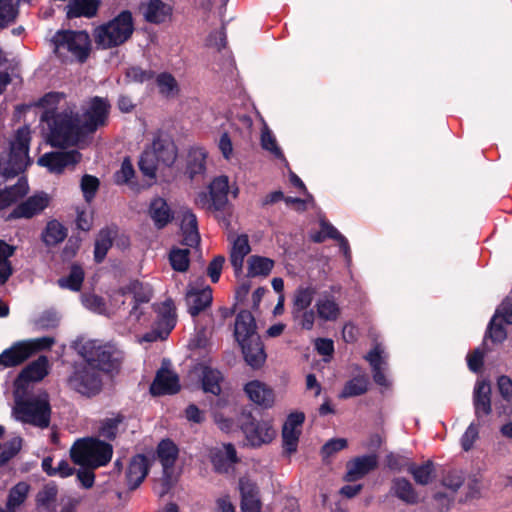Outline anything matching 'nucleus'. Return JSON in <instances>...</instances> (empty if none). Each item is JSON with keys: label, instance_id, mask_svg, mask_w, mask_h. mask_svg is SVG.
Here are the masks:
<instances>
[{"label": "nucleus", "instance_id": "1", "mask_svg": "<svg viewBox=\"0 0 512 512\" xmlns=\"http://www.w3.org/2000/svg\"><path fill=\"white\" fill-rule=\"evenodd\" d=\"M109 110L108 101L100 97H94L86 103L81 117L72 110L67 127L56 132V144H63V146L75 144L82 135L93 133L105 126Z\"/></svg>", "mask_w": 512, "mask_h": 512}, {"label": "nucleus", "instance_id": "2", "mask_svg": "<svg viewBox=\"0 0 512 512\" xmlns=\"http://www.w3.org/2000/svg\"><path fill=\"white\" fill-rule=\"evenodd\" d=\"M12 417L24 424H30L40 429L47 428L51 419V406L48 394L42 392L23 398L20 396V391H15Z\"/></svg>", "mask_w": 512, "mask_h": 512}, {"label": "nucleus", "instance_id": "3", "mask_svg": "<svg viewBox=\"0 0 512 512\" xmlns=\"http://www.w3.org/2000/svg\"><path fill=\"white\" fill-rule=\"evenodd\" d=\"M29 142V128H19L10 139L8 146L0 153V175L10 178L26 169L30 163Z\"/></svg>", "mask_w": 512, "mask_h": 512}, {"label": "nucleus", "instance_id": "4", "mask_svg": "<svg viewBox=\"0 0 512 512\" xmlns=\"http://www.w3.org/2000/svg\"><path fill=\"white\" fill-rule=\"evenodd\" d=\"M112 453L110 444L94 438L78 440L70 449L72 461L90 469L106 465L111 460Z\"/></svg>", "mask_w": 512, "mask_h": 512}, {"label": "nucleus", "instance_id": "5", "mask_svg": "<svg viewBox=\"0 0 512 512\" xmlns=\"http://www.w3.org/2000/svg\"><path fill=\"white\" fill-rule=\"evenodd\" d=\"M65 95L59 92H50L43 96L38 105L43 109L41 120L45 122L49 129L48 139L53 146H63V144H56V132L62 128L67 127L69 120L72 116V108L66 107L61 112L57 110L64 102Z\"/></svg>", "mask_w": 512, "mask_h": 512}, {"label": "nucleus", "instance_id": "6", "mask_svg": "<svg viewBox=\"0 0 512 512\" xmlns=\"http://www.w3.org/2000/svg\"><path fill=\"white\" fill-rule=\"evenodd\" d=\"M133 30L132 15L124 11L107 24L95 29V42L104 49L115 47L128 40Z\"/></svg>", "mask_w": 512, "mask_h": 512}, {"label": "nucleus", "instance_id": "7", "mask_svg": "<svg viewBox=\"0 0 512 512\" xmlns=\"http://www.w3.org/2000/svg\"><path fill=\"white\" fill-rule=\"evenodd\" d=\"M54 343V338L49 336L18 341L0 354V369L17 366L34 353L50 348Z\"/></svg>", "mask_w": 512, "mask_h": 512}, {"label": "nucleus", "instance_id": "8", "mask_svg": "<svg viewBox=\"0 0 512 512\" xmlns=\"http://www.w3.org/2000/svg\"><path fill=\"white\" fill-rule=\"evenodd\" d=\"M55 52L60 57H71L84 62L90 51V38L85 31H63L54 37Z\"/></svg>", "mask_w": 512, "mask_h": 512}, {"label": "nucleus", "instance_id": "9", "mask_svg": "<svg viewBox=\"0 0 512 512\" xmlns=\"http://www.w3.org/2000/svg\"><path fill=\"white\" fill-rule=\"evenodd\" d=\"M178 448L171 440H162L157 446V459L162 465L163 475L157 480L155 490L159 496L166 495L177 482L174 464L178 458Z\"/></svg>", "mask_w": 512, "mask_h": 512}, {"label": "nucleus", "instance_id": "10", "mask_svg": "<svg viewBox=\"0 0 512 512\" xmlns=\"http://www.w3.org/2000/svg\"><path fill=\"white\" fill-rule=\"evenodd\" d=\"M74 348L85 362L81 365L95 367L99 371H110L113 368L111 348L99 341L78 339Z\"/></svg>", "mask_w": 512, "mask_h": 512}, {"label": "nucleus", "instance_id": "11", "mask_svg": "<svg viewBox=\"0 0 512 512\" xmlns=\"http://www.w3.org/2000/svg\"><path fill=\"white\" fill-rule=\"evenodd\" d=\"M151 289L148 285H145L139 281H132L126 287L121 288L115 292L112 296V303L114 306L119 303L124 304L126 299H131L133 307L129 313V320L137 322L142 315L140 305L148 303L151 299Z\"/></svg>", "mask_w": 512, "mask_h": 512}, {"label": "nucleus", "instance_id": "12", "mask_svg": "<svg viewBox=\"0 0 512 512\" xmlns=\"http://www.w3.org/2000/svg\"><path fill=\"white\" fill-rule=\"evenodd\" d=\"M67 381L71 389L80 394L91 396L101 389V371L89 365L76 364Z\"/></svg>", "mask_w": 512, "mask_h": 512}, {"label": "nucleus", "instance_id": "13", "mask_svg": "<svg viewBox=\"0 0 512 512\" xmlns=\"http://www.w3.org/2000/svg\"><path fill=\"white\" fill-rule=\"evenodd\" d=\"M229 179L227 176L221 175L216 177L209 185V194L200 193L196 198V204L208 211L222 210L228 200Z\"/></svg>", "mask_w": 512, "mask_h": 512}, {"label": "nucleus", "instance_id": "14", "mask_svg": "<svg viewBox=\"0 0 512 512\" xmlns=\"http://www.w3.org/2000/svg\"><path fill=\"white\" fill-rule=\"evenodd\" d=\"M79 161L80 154L76 150L57 151L45 153L38 159V164L46 167L51 173L59 174L66 168L73 167Z\"/></svg>", "mask_w": 512, "mask_h": 512}, {"label": "nucleus", "instance_id": "15", "mask_svg": "<svg viewBox=\"0 0 512 512\" xmlns=\"http://www.w3.org/2000/svg\"><path fill=\"white\" fill-rule=\"evenodd\" d=\"M159 325L161 329H155L143 336L146 342H153L165 339L175 326V307L172 301L167 300L158 307Z\"/></svg>", "mask_w": 512, "mask_h": 512}, {"label": "nucleus", "instance_id": "16", "mask_svg": "<svg viewBox=\"0 0 512 512\" xmlns=\"http://www.w3.org/2000/svg\"><path fill=\"white\" fill-rule=\"evenodd\" d=\"M304 420L302 412H293L287 417L282 429L283 448L287 453L297 450Z\"/></svg>", "mask_w": 512, "mask_h": 512}, {"label": "nucleus", "instance_id": "17", "mask_svg": "<svg viewBox=\"0 0 512 512\" xmlns=\"http://www.w3.org/2000/svg\"><path fill=\"white\" fill-rule=\"evenodd\" d=\"M242 430L246 435L247 440L253 446L269 443L276 435V430L269 420L245 423L242 425Z\"/></svg>", "mask_w": 512, "mask_h": 512}, {"label": "nucleus", "instance_id": "18", "mask_svg": "<svg viewBox=\"0 0 512 512\" xmlns=\"http://www.w3.org/2000/svg\"><path fill=\"white\" fill-rule=\"evenodd\" d=\"M244 392L253 403L263 408H271L275 403L273 389L259 380L248 382L244 386Z\"/></svg>", "mask_w": 512, "mask_h": 512}, {"label": "nucleus", "instance_id": "19", "mask_svg": "<svg viewBox=\"0 0 512 512\" xmlns=\"http://www.w3.org/2000/svg\"><path fill=\"white\" fill-rule=\"evenodd\" d=\"M48 374V359L46 356H40L37 360L29 364L19 374L15 380V391L25 388L29 381H40Z\"/></svg>", "mask_w": 512, "mask_h": 512}, {"label": "nucleus", "instance_id": "20", "mask_svg": "<svg viewBox=\"0 0 512 512\" xmlns=\"http://www.w3.org/2000/svg\"><path fill=\"white\" fill-rule=\"evenodd\" d=\"M365 358L372 367L374 382L382 387L388 388L390 381L385 374L387 361L383 348L380 345H376Z\"/></svg>", "mask_w": 512, "mask_h": 512}, {"label": "nucleus", "instance_id": "21", "mask_svg": "<svg viewBox=\"0 0 512 512\" xmlns=\"http://www.w3.org/2000/svg\"><path fill=\"white\" fill-rule=\"evenodd\" d=\"M180 390L179 378L173 371L161 368L151 387L150 391L153 395L174 394Z\"/></svg>", "mask_w": 512, "mask_h": 512}, {"label": "nucleus", "instance_id": "22", "mask_svg": "<svg viewBox=\"0 0 512 512\" xmlns=\"http://www.w3.org/2000/svg\"><path fill=\"white\" fill-rule=\"evenodd\" d=\"M256 329V322L251 312L243 310L238 313L234 327V335L238 343L259 338Z\"/></svg>", "mask_w": 512, "mask_h": 512}, {"label": "nucleus", "instance_id": "23", "mask_svg": "<svg viewBox=\"0 0 512 512\" xmlns=\"http://www.w3.org/2000/svg\"><path fill=\"white\" fill-rule=\"evenodd\" d=\"M48 204L49 197L47 194H36L18 205L10 214V218H31L43 211Z\"/></svg>", "mask_w": 512, "mask_h": 512}, {"label": "nucleus", "instance_id": "24", "mask_svg": "<svg viewBox=\"0 0 512 512\" xmlns=\"http://www.w3.org/2000/svg\"><path fill=\"white\" fill-rule=\"evenodd\" d=\"M186 302L189 313L192 316H196L210 306L212 302V289L209 286L202 289L191 286L186 294Z\"/></svg>", "mask_w": 512, "mask_h": 512}, {"label": "nucleus", "instance_id": "25", "mask_svg": "<svg viewBox=\"0 0 512 512\" xmlns=\"http://www.w3.org/2000/svg\"><path fill=\"white\" fill-rule=\"evenodd\" d=\"M150 463L144 455L134 456L130 462L126 472L127 485L130 489H136L146 478L149 471Z\"/></svg>", "mask_w": 512, "mask_h": 512}, {"label": "nucleus", "instance_id": "26", "mask_svg": "<svg viewBox=\"0 0 512 512\" xmlns=\"http://www.w3.org/2000/svg\"><path fill=\"white\" fill-rule=\"evenodd\" d=\"M242 512H260L261 503L256 485L247 478L239 480Z\"/></svg>", "mask_w": 512, "mask_h": 512}, {"label": "nucleus", "instance_id": "27", "mask_svg": "<svg viewBox=\"0 0 512 512\" xmlns=\"http://www.w3.org/2000/svg\"><path fill=\"white\" fill-rule=\"evenodd\" d=\"M377 457L375 455H367L358 457L347 464V473L345 479L347 481H356L363 478L370 471L377 467Z\"/></svg>", "mask_w": 512, "mask_h": 512}, {"label": "nucleus", "instance_id": "28", "mask_svg": "<svg viewBox=\"0 0 512 512\" xmlns=\"http://www.w3.org/2000/svg\"><path fill=\"white\" fill-rule=\"evenodd\" d=\"M475 415L478 419L491 413V386L485 381H478L473 396Z\"/></svg>", "mask_w": 512, "mask_h": 512}, {"label": "nucleus", "instance_id": "29", "mask_svg": "<svg viewBox=\"0 0 512 512\" xmlns=\"http://www.w3.org/2000/svg\"><path fill=\"white\" fill-rule=\"evenodd\" d=\"M59 487L54 482L44 484L35 496L36 506L46 512H57Z\"/></svg>", "mask_w": 512, "mask_h": 512}, {"label": "nucleus", "instance_id": "30", "mask_svg": "<svg viewBox=\"0 0 512 512\" xmlns=\"http://www.w3.org/2000/svg\"><path fill=\"white\" fill-rule=\"evenodd\" d=\"M239 345L242 348V353L248 365L252 368H259L264 364L266 353L260 337L241 342Z\"/></svg>", "mask_w": 512, "mask_h": 512}, {"label": "nucleus", "instance_id": "31", "mask_svg": "<svg viewBox=\"0 0 512 512\" xmlns=\"http://www.w3.org/2000/svg\"><path fill=\"white\" fill-rule=\"evenodd\" d=\"M181 231L183 235V243L186 246L195 247L200 243L197 218L190 210L182 211Z\"/></svg>", "mask_w": 512, "mask_h": 512}, {"label": "nucleus", "instance_id": "32", "mask_svg": "<svg viewBox=\"0 0 512 512\" xmlns=\"http://www.w3.org/2000/svg\"><path fill=\"white\" fill-rule=\"evenodd\" d=\"M148 214L158 229H162L173 219L168 203L161 197H156L151 201Z\"/></svg>", "mask_w": 512, "mask_h": 512}, {"label": "nucleus", "instance_id": "33", "mask_svg": "<svg viewBox=\"0 0 512 512\" xmlns=\"http://www.w3.org/2000/svg\"><path fill=\"white\" fill-rule=\"evenodd\" d=\"M31 485L26 481L15 484L8 492L5 509L7 512H17L26 502Z\"/></svg>", "mask_w": 512, "mask_h": 512}, {"label": "nucleus", "instance_id": "34", "mask_svg": "<svg viewBox=\"0 0 512 512\" xmlns=\"http://www.w3.org/2000/svg\"><path fill=\"white\" fill-rule=\"evenodd\" d=\"M231 264L236 273L240 272L243 267L245 256L250 252V245L247 235H239L231 238Z\"/></svg>", "mask_w": 512, "mask_h": 512}, {"label": "nucleus", "instance_id": "35", "mask_svg": "<svg viewBox=\"0 0 512 512\" xmlns=\"http://www.w3.org/2000/svg\"><path fill=\"white\" fill-rule=\"evenodd\" d=\"M321 230L320 232L314 234L312 239L314 242H322L326 237L335 239L338 241L339 246L344 254V256L349 259L350 258V248L347 239L339 233V231L330 223L321 220L320 221Z\"/></svg>", "mask_w": 512, "mask_h": 512}, {"label": "nucleus", "instance_id": "36", "mask_svg": "<svg viewBox=\"0 0 512 512\" xmlns=\"http://www.w3.org/2000/svg\"><path fill=\"white\" fill-rule=\"evenodd\" d=\"M391 492L407 504H416L419 501L418 493L410 481L403 477L393 479Z\"/></svg>", "mask_w": 512, "mask_h": 512}, {"label": "nucleus", "instance_id": "37", "mask_svg": "<svg viewBox=\"0 0 512 512\" xmlns=\"http://www.w3.org/2000/svg\"><path fill=\"white\" fill-rule=\"evenodd\" d=\"M171 12V7L161 0H149L144 6L143 13L147 21L162 23L171 15Z\"/></svg>", "mask_w": 512, "mask_h": 512}, {"label": "nucleus", "instance_id": "38", "mask_svg": "<svg viewBox=\"0 0 512 512\" xmlns=\"http://www.w3.org/2000/svg\"><path fill=\"white\" fill-rule=\"evenodd\" d=\"M236 461V451L231 444L224 445L212 454V462L218 472H228Z\"/></svg>", "mask_w": 512, "mask_h": 512}, {"label": "nucleus", "instance_id": "39", "mask_svg": "<svg viewBox=\"0 0 512 512\" xmlns=\"http://www.w3.org/2000/svg\"><path fill=\"white\" fill-rule=\"evenodd\" d=\"M317 316L323 321H336L340 316V307L332 296H322L315 304Z\"/></svg>", "mask_w": 512, "mask_h": 512}, {"label": "nucleus", "instance_id": "40", "mask_svg": "<svg viewBox=\"0 0 512 512\" xmlns=\"http://www.w3.org/2000/svg\"><path fill=\"white\" fill-rule=\"evenodd\" d=\"M151 148L157 154L159 160L164 166H171L177 156V150L173 142L168 139H154Z\"/></svg>", "mask_w": 512, "mask_h": 512}, {"label": "nucleus", "instance_id": "41", "mask_svg": "<svg viewBox=\"0 0 512 512\" xmlns=\"http://www.w3.org/2000/svg\"><path fill=\"white\" fill-rule=\"evenodd\" d=\"M28 192V184L24 179H19L18 182L4 190L0 189V209H3L19 198L25 196Z\"/></svg>", "mask_w": 512, "mask_h": 512}, {"label": "nucleus", "instance_id": "42", "mask_svg": "<svg viewBox=\"0 0 512 512\" xmlns=\"http://www.w3.org/2000/svg\"><path fill=\"white\" fill-rule=\"evenodd\" d=\"M97 0H73L68 5V17H93L98 10Z\"/></svg>", "mask_w": 512, "mask_h": 512}, {"label": "nucleus", "instance_id": "43", "mask_svg": "<svg viewBox=\"0 0 512 512\" xmlns=\"http://www.w3.org/2000/svg\"><path fill=\"white\" fill-rule=\"evenodd\" d=\"M67 236L66 228L57 220L49 221L42 232V240L47 246H55Z\"/></svg>", "mask_w": 512, "mask_h": 512}, {"label": "nucleus", "instance_id": "44", "mask_svg": "<svg viewBox=\"0 0 512 512\" xmlns=\"http://www.w3.org/2000/svg\"><path fill=\"white\" fill-rule=\"evenodd\" d=\"M408 472L419 485H428L435 478V469L432 461H426L421 465L412 464L409 466Z\"/></svg>", "mask_w": 512, "mask_h": 512}, {"label": "nucleus", "instance_id": "45", "mask_svg": "<svg viewBox=\"0 0 512 512\" xmlns=\"http://www.w3.org/2000/svg\"><path fill=\"white\" fill-rule=\"evenodd\" d=\"M206 152L202 148L192 149L188 154L186 173L191 179L201 175L205 170Z\"/></svg>", "mask_w": 512, "mask_h": 512}, {"label": "nucleus", "instance_id": "46", "mask_svg": "<svg viewBox=\"0 0 512 512\" xmlns=\"http://www.w3.org/2000/svg\"><path fill=\"white\" fill-rule=\"evenodd\" d=\"M15 247L0 240V284H4L13 273L9 258L14 254Z\"/></svg>", "mask_w": 512, "mask_h": 512}, {"label": "nucleus", "instance_id": "47", "mask_svg": "<svg viewBox=\"0 0 512 512\" xmlns=\"http://www.w3.org/2000/svg\"><path fill=\"white\" fill-rule=\"evenodd\" d=\"M315 294L316 290L313 287H298L293 294L292 311L311 309Z\"/></svg>", "mask_w": 512, "mask_h": 512}, {"label": "nucleus", "instance_id": "48", "mask_svg": "<svg viewBox=\"0 0 512 512\" xmlns=\"http://www.w3.org/2000/svg\"><path fill=\"white\" fill-rule=\"evenodd\" d=\"M160 164H162L161 161L151 147L142 153L139 160L141 172L149 178H155L156 170Z\"/></svg>", "mask_w": 512, "mask_h": 512}, {"label": "nucleus", "instance_id": "49", "mask_svg": "<svg viewBox=\"0 0 512 512\" xmlns=\"http://www.w3.org/2000/svg\"><path fill=\"white\" fill-rule=\"evenodd\" d=\"M368 378L365 375L354 377L346 382L340 394L341 398H350L364 394L368 390Z\"/></svg>", "mask_w": 512, "mask_h": 512}, {"label": "nucleus", "instance_id": "50", "mask_svg": "<svg viewBox=\"0 0 512 512\" xmlns=\"http://www.w3.org/2000/svg\"><path fill=\"white\" fill-rule=\"evenodd\" d=\"M222 375L218 370L206 367L203 370L202 386L206 393L219 395L221 392L220 382Z\"/></svg>", "mask_w": 512, "mask_h": 512}, {"label": "nucleus", "instance_id": "51", "mask_svg": "<svg viewBox=\"0 0 512 512\" xmlns=\"http://www.w3.org/2000/svg\"><path fill=\"white\" fill-rule=\"evenodd\" d=\"M159 92L167 97L173 98L179 93V86L176 79L169 73H161L156 78Z\"/></svg>", "mask_w": 512, "mask_h": 512}, {"label": "nucleus", "instance_id": "52", "mask_svg": "<svg viewBox=\"0 0 512 512\" xmlns=\"http://www.w3.org/2000/svg\"><path fill=\"white\" fill-rule=\"evenodd\" d=\"M274 262L265 257L251 256L248 259L249 274L252 276L268 275L272 270Z\"/></svg>", "mask_w": 512, "mask_h": 512}, {"label": "nucleus", "instance_id": "53", "mask_svg": "<svg viewBox=\"0 0 512 512\" xmlns=\"http://www.w3.org/2000/svg\"><path fill=\"white\" fill-rule=\"evenodd\" d=\"M169 261L172 268L178 272H186L189 268V250L174 248L170 251Z\"/></svg>", "mask_w": 512, "mask_h": 512}, {"label": "nucleus", "instance_id": "54", "mask_svg": "<svg viewBox=\"0 0 512 512\" xmlns=\"http://www.w3.org/2000/svg\"><path fill=\"white\" fill-rule=\"evenodd\" d=\"M112 246V233L108 230H102L95 242L94 255L97 262H101Z\"/></svg>", "mask_w": 512, "mask_h": 512}, {"label": "nucleus", "instance_id": "55", "mask_svg": "<svg viewBox=\"0 0 512 512\" xmlns=\"http://www.w3.org/2000/svg\"><path fill=\"white\" fill-rule=\"evenodd\" d=\"M18 15L12 0H0V29L14 23Z\"/></svg>", "mask_w": 512, "mask_h": 512}, {"label": "nucleus", "instance_id": "56", "mask_svg": "<svg viewBox=\"0 0 512 512\" xmlns=\"http://www.w3.org/2000/svg\"><path fill=\"white\" fill-rule=\"evenodd\" d=\"M84 279V272L80 267L74 266L70 274L65 278H60L58 283L63 288H69L78 291Z\"/></svg>", "mask_w": 512, "mask_h": 512}, {"label": "nucleus", "instance_id": "57", "mask_svg": "<svg viewBox=\"0 0 512 512\" xmlns=\"http://www.w3.org/2000/svg\"><path fill=\"white\" fill-rule=\"evenodd\" d=\"M122 421L123 417L120 415L104 419L99 428L100 435L107 439H114L117 435L119 425L122 423Z\"/></svg>", "mask_w": 512, "mask_h": 512}, {"label": "nucleus", "instance_id": "58", "mask_svg": "<svg viewBox=\"0 0 512 512\" xmlns=\"http://www.w3.org/2000/svg\"><path fill=\"white\" fill-rule=\"evenodd\" d=\"M291 314L294 321H296L301 328L305 330H311L313 328L315 322V312L313 309L291 311Z\"/></svg>", "mask_w": 512, "mask_h": 512}, {"label": "nucleus", "instance_id": "59", "mask_svg": "<svg viewBox=\"0 0 512 512\" xmlns=\"http://www.w3.org/2000/svg\"><path fill=\"white\" fill-rule=\"evenodd\" d=\"M83 305L89 310L98 314H109L102 298L94 294H85L82 296Z\"/></svg>", "mask_w": 512, "mask_h": 512}, {"label": "nucleus", "instance_id": "60", "mask_svg": "<svg viewBox=\"0 0 512 512\" xmlns=\"http://www.w3.org/2000/svg\"><path fill=\"white\" fill-rule=\"evenodd\" d=\"M261 144L265 150L270 151L274 156L282 158L283 154L281 149L278 147L277 142L273 134L267 128L263 129L261 134Z\"/></svg>", "mask_w": 512, "mask_h": 512}, {"label": "nucleus", "instance_id": "61", "mask_svg": "<svg viewBox=\"0 0 512 512\" xmlns=\"http://www.w3.org/2000/svg\"><path fill=\"white\" fill-rule=\"evenodd\" d=\"M99 187V180L91 175L83 176L81 189L87 201H90Z\"/></svg>", "mask_w": 512, "mask_h": 512}, {"label": "nucleus", "instance_id": "62", "mask_svg": "<svg viewBox=\"0 0 512 512\" xmlns=\"http://www.w3.org/2000/svg\"><path fill=\"white\" fill-rule=\"evenodd\" d=\"M150 71L143 70L140 67H130L126 71V78L129 82L144 83L152 78Z\"/></svg>", "mask_w": 512, "mask_h": 512}, {"label": "nucleus", "instance_id": "63", "mask_svg": "<svg viewBox=\"0 0 512 512\" xmlns=\"http://www.w3.org/2000/svg\"><path fill=\"white\" fill-rule=\"evenodd\" d=\"M346 446L347 440L344 438L331 439L322 447L321 452L322 455L327 458L337 453L338 451L343 450L346 448Z\"/></svg>", "mask_w": 512, "mask_h": 512}, {"label": "nucleus", "instance_id": "64", "mask_svg": "<svg viewBox=\"0 0 512 512\" xmlns=\"http://www.w3.org/2000/svg\"><path fill=\"white\" fill-rule=\"evenodd\" d=\"M463 482V473L458 471L448 473L443 479V485L452 492H456L463 485Z\"/></svg>", "mask_w": 512, "mask_h": 512}]
</instances>
